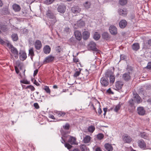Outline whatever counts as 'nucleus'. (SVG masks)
<instances>
[{
    "label": "nucleus",
    "mask_w": 151,
    "mask_h": 151,
    "mask_svg": "<svg viewBox=\"0 0 151 151\" xmlns=\"http://www.w3.org/2000/svg\"><path fill=\"white\" fill-rule=\"evenodd\" d=\"M46 15L48 19V22L46 23V24L49 27H52L57 21L56 16L50 10L47 11Z\"/></svg>",
    "instance_id": "f257e3e1"
},
{
    "label": "nucleus",
    "mask_w": 151,
    "mask_h": 151,
    "mask_svg": "<svg viewBox=\"0 0 151 151\" xmlns=\"http://www.w3.org/2000/svg\"><path fill=\"white\" fill-rule=\"evenodd\" d=\"M70 128V125L68 123H66L65 125H63L62 127H61L60 129L61 135L63 136L65 134L68 135L70 133V131H68Z\"/></svg>",
    "instance_id": "f03ea898"
},
{
    "label": "nucleus",
    "mask_w": 151,
    "mask_h": 151,
    "mask_svg": "<svg viewBox=\"0 0 151 151\" xmlns=\"http://www.w3.org/2000/svg\"><path fill=\"white\" fill-rule=\"evenodd\" d=\"M61 135L62 136L61 139L60 140L61 142L63 144H64L65 147H66L68 149H70L73 147V146L72 145H70L69 143H65V139L66 138H67L68 137H69V135L66 134L64 136L63 135Z\"/></svg>",
    "instance_id": "7ed1b4c3"
},
{
    "label": "nucleus",
    "mask_w": 151,
    "mask_h": 151,
    "mask_svg": "<svg viewBox=\"0 0 151 151\" xmlns=\"http://www.w3.org/2000/svg\"><path fill=\"white\" fill-rule=\"evenodd\" d=\"M100 83L101 86L106 87L109 84V81L108 78L104 77L101 78Z\"/></svg>",
    "instance_id": "20e7f679"
},
{
    "label": "nucleus",
    "mask_w": 151,
    "mask_h": 151,
    "mask_svg": "<svg viewBox=\"0 0 151 151\" xmlns=\"http://www.w3.org/2000/svg\"><path fill=\"white\" fill-rule=\"evenodd\" d=\"M66 9V7L65 4H63L61 3L58 5L57 10L61 14H63L65 11Z\"/></svg>",
    "instance_id": "39448f33"
},
{
    "label": "nucleus",
    "mask_w": 151,
    "mask_h": 151,
    "mask_svg": "<svg viewBox=\"0 0 151 151\" xmlns=\"http://www.w3.org/2000/svg\"><path fill=\"white\" fill-rule=\"evenodd\" d=\"M55 59V57L52 55H50L46 57L43 61L44 64L52 62Z\"/></svg>",
    "instance_id": "423d86ee"
},
{
    "label": "nucleus",
    "mask_w": 151,
    "mask_h": 151,
    "mask_svg": "<svg viewBox=\"0 0 151 151\" xmlns=\"http://www.w3.org/2000/svg\"><path fill=\"white\" fill-rule=\"evenodd\" d=\"M122 139L124 143H129L132 140L131 137L127 134H125L122 136Z\"/></svg>",
    "instance_id": "0eeeda50"
},
{
    "label": "nucleus",
    "mask_w": 151,
    "mask_h": 151,
    "mask_svg": "<svg viewBox=\"0 0 151 151\" xmlns=\"http://www.w3.org/2000/svg\"><path fill=\"white\" fill-rule=\"evenodd\" d=\"M109 32L112 35H116L117 33V30L116 27L114 25H111L109 27Z\"/></svg>",
    "instance_id": "6e6552de"
},
{
    "label": "nucleus",
    "mask_w": 151,
    "mask_h": 151,
    "mask_svg": "<svg viewBox=\"0 0 151 151\" xmlns=\"http://www.w3.org/2000/svg\"><path fill=\"white\" fill-rule=\"evenodd\" d=\"M138 145L142 149L145 150L146 147V144L142 139H141L138 141Z\"/></svg>",
    "instance_id": "1a4fd4ad"
},
{
    "label": "nucleus",
    "mask_w": 151,
    "mask_h": 151,
    "mask_svg": "<svg viewBox=\"0 0 151 151\" xmlns=\"http://www.w3.org/2000/svg\"><path fill=\"white\" fill-rule=\"evenodd\" d=\"M88 47L91 50L95 51H98V49L96 47V44L95 42L91 41L90 42L88 45Z\"/></svg>",
    "instance_id": "9d476101"
},
{
    "label": "nucleus",
    "mask_w": 151,
    "mask_h": 151,
    "mask_svg": "<svg viewBox=\"0 0 151 151\" xmlns=\"http://www.w3.org/2000/svg\"><path fill=\"white\" fill-rule=\"evenodd\" d=\"M70 137L68 140V142L72 145H77L78 143L76 142V138L75 137L71 136H69Z\"/></svg>",
    "instance_id": "9b49d317"
},
{
    "label": "nucleus",
    "mask_w": 151,
    "mask_h": 151,
    "mask_svg": "<svg viewBox=\"0 0 151 151\" xmlns=\"http://www.w3.org/2000/svg\"><path fill=\"white\" fill-rule=\"evenodd\" d=\"M133 97L134 101H135L137 104H139L142 101L141 97L136 93H133Z\"/></svg>",
    "instance_id": "f8f14e48"
},
{
    "label": "nucleus",
    "mask_w": 151,
    "mask_h": 151,
    "mask_svg": "<svg viewBox=\"0 0 151 151\" xmlns=\"http://www.w3.org/2000/svg\"><path fill=\"white\" fill-rule=\"evenodd\" d=\"M122 78L125 81H128L131 79V76L130 75V73L128 72L123 74L122 76Z\"/></svg>",
    "instance_id": "ddd939ff"
},
{
    "label": "nucleus",
    "mask_w": 151,
    "mask_h": 151,
    "mask_svg": "<svg viewBox=\"0 0 151 151\" xmlns=\"http://www.w3.org/2000/svg\"><path fill=\"white\" fill-rule=\"evenodd\" d=\"M1 12L2 15H7L10 14L8 6H6L3 7L1 10Z\"/></svg>",
    "instance_id": "4468645a"
},
{
    "label": "nucleus",
    "mask_w": 151,
    "mask_h": 151,
    "mask_svg": "<svg viewBox=\"0 0 151 151\" xmlns=\"http://www.w3.org/2000/svg\"><path fill=\"white\" fill-rule=\"evenodd\" d=\"M124 85V83L121 81H119L115 82V87L116 90H120L122 88Z\"/></svg>",
    "instance_id": "2eb2a0df"
},
{
    "label": "nucleus",
    "mask_w": 151,
    "mask_h": 151,
    "mask_svg": "<svg viewBox=\"0 0 151 151\" xmlns=\"http://www.w3.org/2000/svg\"><path fill=\"white\" fill-rule=\"evenodd\" d=\"M137 113L141 116H143L145 114V111L143 107L139 106L137 108Z\"/></svg>",
    "instance_id": "dca6fc26"
},
{
    "label": "nucleus",
    "mask_w": 151,
    "mask_h": 151,
    "mask_svg": "<svg viewBox=\"0 0 151 151\" xmlns=\"http://www.w3.org/2000/svg\"><path fill=\"white\" fill-rule=\"evenodd\" d=\"M34 45L35 48L37 50H40L42 47L41 42L39 40H36L35 42Z\"/></svg>",
    "instance_id": "f3484780"
},
{
    "label": "nucleus",
    "mask_w": 151,
    "mask_h": 151,
    "mask_svg": "<svg viewBox=\"0 0 151 151\" xmlns=\"http://www.w3.org/2000/svg\"><path fill=\"white\" fill-rule=\"evenodd\" d=\"M118 12L119 15L123 16H125L127 14V10L126 9H120L118 10Z\"/></svg>",
    "instance_id": "a211bd4d"
},
{
    "label": "nucleus",
    "mask_w": 151,
    "mask_h": 151,
    "mask_svg": "<svg viewBox=\"0 0 151 151\" xmlns=\"http://www.w3.org/2000/svg\"><path fill=\"white\" fill-rule=\"evenodd\" d=\"M74 35L76 39L80 41L82 39L81 32L79 31H76L74 32Z\"/></svg>",
    "instance_id": "6ab92c4d"
},
{
    "label": "nucleus",
    "mask_w": 151,
    "mask_h": 151,
    "mask_svg": "<svg viewBox=\"0 0 151 151\" xmlns=\"http://www.w3.org/2000/svg\"><path fill=\"white\" fill-rule=\"evenodd\" d=\"M11 52L14 55V57L16 59L18 58V51L17 49L15 47L12 46L11 47Z\"/></svg>",
    "instance_id": "aec40b11"
},
{
    "label": "nucleus",
    "mask_w": 151,
    "mask_h": 151,
    "mask_svg": "<svg viewBox=\"0 0 151 151\" xmlns=\"http://www.w3.org/2000/svg\"><path fill=\"white\" fill-rule=\"evenodd\" d=\"M19 54V58L21 60L24 61L27 58L26 53L25 52L21 51L20 52Z\"/></svg>",
    "instance_id": "412c9836"
},
{
    "label": "nucleus",
    "mask_w": 151,
    "mask_h": 151,
    "mask_svg": "<svg viewBox=\"0 0 151 151\" xmlns=\"http://www.w3.org/2000/svg\"><path fill=\"white\" fill-rule=\"evenodd\" d=\"M143 47L146 49H150L151 47V39L148 40L146 43H144Z\"/></svg>",
    "instance_id": "4be33fe9"
},
{
    "label": "nucleus",
    "mask_w": 151,
    "mask_h": 151,
    "mask_svg": "<svg viewBox=\"0 0 151 151\" xmlns=\"http://www.w3.org/2000/svg\"><path fill=\"white\" fill-rule=\"evenodd\" d=\"M12 7L14 11L15 12H19L21 9L20 6L16 3L14 4L13 5Z\"/></svg>",
    "instance_id": "5701e85b"
},
{
    "label": "nucleus",
    "mask_w": 151,
    "mask_h": 151,
    "mask_svg": "<svg viewBox=\"0 0 151 151\" xmlns=\"http://www.w3.org/2000/svg\"><path fill=\"white\" fill-rule=\"evenodd\" d=\"M102 38L106 40H108L110 38V36L107 32H103L101 35Z\"/></svg>",
    "instance_id": "b1692460"
},
{
    "label": "nucleus",
    "mask_w": 151,
    "mask_h": 151,
    "mask_svg": "<svg viewBox=\"0 0 151 151\" xmlns=\"http://www.w3.org/2000/svg\"><path fill=\"white\" fill-rule=\"evenodd\" d=\"M127 22L125 19H122L119 23V26L121 28H124L127 26Z\"/></svg>",
    "instance_id": "393cba45"
},
{
    "label": "nucleus",
    "mask_w": 151,
    "mask_h": 151,
    "mask_svg": "<svg viewBox=\"0 0 151 151\" xmlns=\"http://www.w3.org/2000/svg\"><path fill=\"white\" fill-rule=\"evenodd\" d=\"M104 147L105 150L108 151H112L113 150V147L109 143L105 144Z\"/></svg>",
    "instance_id": "a878e982"
},
{
    "label": "nucleus",
    "mask_w": 151,
    "mask_h": 151,
    "mask_svg": "<svg viewBox=\"0 0 151 151\" xmlns=\"http://www.w3.org/2000/svg\"><path fill=\"white\" fill-rule=\"evenodd\" d=\"M90 33L88 31H84L82 33L83 38L85 40L88 39L90 36Z\"/></svg>",
    "instance_id": "bb28decb"
},
{
    "label": "nucleus",
    "mask_w": 151,
    "mask_h": 151,
    "mask_svg": "<svg viewBox=\"0 0 151 151\" xmlns=\"http://www.w3.org/2000/svg\"><path fill=\"white\" fill-rule=\"evenodd\" d=\"M72 12L73 13H79L81 11V9L78 6H74L72 7L71 9Z\"/></svg>",
    "instance_id": "cd10ccee"
},
{
    "label": "nucleus",
    "mask_w": 151,
    "mask_h": 151,
    "mask_svg": "<svg viewBox=\"0 0 151 151\" xmlns=\"http://www.w3.org/2000/svg\"><path fill=\"white\" fill-rule=\"evenodd\" d=\"M51 48L49 46L46 45L43 48V51L45 54H49L50 52Z\"/></svg>",
    "instance_id": "c85d7f7f"
},
{
    "label": "nucleus",
    "mask_w": 151,
    "mask_h": 151,
    "mask_svg": "<svg viewBox=\"0 0 151 151\" xmlns=\"http://www.w3.org/2000/svg\"><path fill=\"white\" fill-rule=\"evenodd\" d=\"M68 43L70 45H74L76 43V40L73 37H71L68 41Z\"/></svg>",
    "instance_id": "c756f323"
},
{
    "label": "nucleus",
    "mask_w": 151,
    "mask_h": 151,
    "mask_svg": "<svg viewBox=\"0 0 151 151\" xmlns=\"http://www.w3.org/2000/svg\"><path fill=\"white\" fill-rule=\"evenodd\" d=\"M91 139V137L88 135H86L83 139V142L84 143L87 144L89 143Z\"/></svg>",
    "instance_id": "7c9ffc66"
},
{
    "label": "nucleus",
    "mask_w": 151,
    "mask_h": 151,
    "mask_svg": "<svg viewBox=\"0 0 151 151\" xmlns=\"http://www.w3.org/2000/svg\"><path fill=\"white\" fill-rule=\"evenodd\" d=\"M140 135L142 138L148 140L149 139L148 134L145 132H141Z\"/></svg>",
    "instance_id": "2f4dec72"
},
{
    "label": "nucleus",
    "mask_w": 151,
    "mask_h": 151,
    "mask_svg": "<svg viewBox=\"0 0 151 151\" xmlns=\"http://www.w3.org/2000/svg\"><path fill=\"white\" fill-rule=\"evenodd\" d=\"M132 49L134 51H137L139 48V45L138 43H136L133 44L132 46Z\"/></svg>",
    "instance_id": "473e14b6"
},
{
    "label": "nucleus",
    "mask_w": 151,
    "mask_h": 151,
    "mask_svg": "<svg viewBox=\"0 0 151 151\" xmlns=\"http://www.w3.org/2000/svg\"><path fill=\"white\" fill-rule=\"evenodd\" d=\"M29 55L30 56L31 60H32L35 55L33 49L32 47L30 48L29 50Z\"/></svg>",
    "instance_id": "72a5a7b5"
},
{
    "label": "nucleus",
    "mask_w": 151,
    "mask_h": 151,
    "mask_svg": "<svg viewBox=\"0 0 151 151\" xmlns=\"http://www.w3.org/2000/svg\"><path fill=\"white\" fill-rule=\"evenodd\" d=\"M100 34L98 32H95L93 35V38L96 40H98L100 39Z\"/></svg>",
    "instance_id": "f704fd0d"
},
{
    "label": "nucleus",
    "mask_w": 151,
    "mask_h": 151,
    "mask_svg": "<svg viewBox=\"0 0 151 151\" xmlns=\"http://www.w3.org/2000/svg\"><path fill=\"white\" fill-rule=\"evenodd\" d=\"M95 127L93 125H91L88 127V131L90 133H93L95 130Z\"/></svg>",
    "instance_id": "c9c22d12"
},
{
    "label": "nucleus",
    "mask_w": 151,
    "mask_h": 151,
    "mask_svg": "<svg viewBox=\"0 0 151 151\" xmlns=\"http://www.w3.org/2000/svg\"><path fill=\"white\" fill-rule=\"evenodd\" d=\"M112 71L109 70H108L105 73V76L104 77H106L108 78L110 76H112Z\"/></svg>",
    "instance_id": "e433bc0d"
},
{
    "label": "nucleus",
    "mask_w": 151,
    "mask_h": 151,
    "mask_svg": "<svg viewBox=\"0 0 151 151\" xmlns=\"http://www.w3.org/2000/svg\"><path fill=\"white\" fill-rule=\"evenodd\" d=\"M11 38L14 41H17L18 39V35L16 33H13L11 35Z\"/></svg>",
    "instance_id": "4c0bfd02"
},
{
    "label": "nucleus",
    "mask_w": 151,
    "mask_h": 151,
    "mask_svg": "<svg viewBox=\"0 0 151 151\" xmlns=\"http://www.w3.org/2000/svg\"><path fill=\"white\" fill-rule=\"evenodd\" d=\"M128 104L129 106L131 107L134 108H135L134 106L133 100L132 99H131L128 101Z\"/></svg>",
    "instance_id": "58836bf2"
},
{
    "label": "nucleus",
    "mask_w": 151,
    "mask_h": 151,
    "mask_svg": "<svg viewBox=\"0 0 151 151\" xmlns=\"http://www.w3.org/2000/svg\"><path fill=\"white\" fill-rule=\"evenodd\" d=\"M80 148L82 151H87L89 149L84 145H81Z\"/></svg>",
    "instance_id": "ea45409f"
},
{
    "label": "nucleus",
    "mask_w": 151,
    "mask_h": 151,
    "mask_svg": "<svg viewBox=\"0 0 151 151\" xmlns=\"http://www.w3.org/2000/svg\"><path fill=\"white\" fill-rule=\"evenodd\" d=\"M78 27L81 28L85 25V23L83 21L80 20L77 22V23Z\"/></svg>",
    "instance_id": "a19ab883"
},
{
    "label": "nucleus",
    "mask_w": 151,
    "mask_h": 151,
    "mask_svg": "<svg viewBox=\"0 0 151 151\" xmlns=\"http://www.w3.org/2000/svg\"><path fill=\"white\" fill-rule=\"evenodd\" d=\"M0 29L4 32H6L8 30L6 26L4 25H0Z\"/></svg>",
    "instance_id": "79ce46f5"
},
{
    "label": "nucleus",
    "mask_w": 151,
    "mask_h": 151,
    "mask_svg": "<svg viewBox=\"0 0 151 151\" xmlns=\"http://www.w3.org/2000/svg\"><path fill=\"white\" fill-rule=\"evenodd\" d=\"M91 5V3L88 1H86L85 3L83 4V6L86 9L89 8L90 7Z\"/></svg>",
    "instance_id": "37998d69"
},
{
    "label": "nucleus",
    "mask_w": 151,
    "mask_h": 151,
    "mask_svg": "<svg viewBox=\"0 0 151 151\" xmlns=\"http://www.w3.org/2000/svg\"><path fill=\"white\" fill-rule=\"evenodd\" d=\"M109 82L113 84L115 81V76H114L112 75L109 77Z\"/></svg>",
    "instance_id": "c03bdc74"
},
{
    "label": "nucleus",
    "mask_w": 151,
    "mask_h": 151,
    "mask_svg": "<svg viewBox=\"0 0 151 151\" xmlns=\"http://www.w3.org/2000/svg\"><path fill=\"white\" fill-rule=\"evenodd\" d=\"M88 106L90 107V108L91 109L94 110L96 112V113H97V111H96V109L94 107L93 105V104L90 101V102Z\"/></svg>",
    "instance_id": "a18cd8bd"
},
{
    "label": "nucleus",
    "mask_w": 151,
    "mask_h": 151,
    "mask_svg": "<svg viewBox=\"0 0 151 151\" xmlns=\"http://www.w3.org/2000/svg\"><path fill=\"white\" fill-rule=\"evenodd\" d=\"M119 3L122 6L125 5L127 3V0H119Z\"/></svg>",
    "instance_id": "49530a36"
},
{
    "label": "nucleus",
    "mask_w": 151,
    "mask_h": 151,
    "mask_svg": "<svg viewBox=\"0 0 151 151\" xmlns=\"http://www.w3.org/2000/svg\"><path fill=\"white\" fill-rule=\"evenodd\" d=\"M120 107L121 105L119 104L116 106L114 109V111L116 112H117L120 109Z\"/></svg>",
    "instance_id": "de8ad7c7"
},
{
    "label": "nucleus",
    "mask_w": 151,
    "mask_h": 151,
    "mask_svg": "<svg viewBox=\"0 0 151 151\" xmlns=\"http://www.w3.org/2000/svg\"><path fill=\"white\" fill-rule=\"evenodd\" d=\"M44 89L45 90L47 93L49 94L50 93V90L48 86H45Z\"/></svg>",
    "instance_id": "09e8293b"
},
{
    "label": "nucleus",
    "mask_w": 151,
    "mask_h": 151,
    "mask_svg": "<svg viewBox=\"0 0 151 151\" xmlns=\"http://www.w3.org/2000/svg\"><path fill=\"white\" fill-rule=\"evenodd\" d=\"M97 136L98 139L101 140L104 138V135L102 133H99L97 135Z\"/></svg>",
    "instance_id": "8fccbe9b"
},
{
    "label": "nucleus",
    "mask_w": 151,
    "mask_h": 151,
    "mask_svg": "<svg viewBox=\"0 0 151 151\" xmlns=\"http://www.w3.org/2000/svg\"><path fill=\"white\" fill-rule=\"evenodd\" d=\"M55 50L57 53H60L61 50V48L60 46H58L56 47Z\"/></svg>",
    "instance_id": "3c124183"
},
{
    "label": "nucleus",
    "mask_w": 151,
    "mask_h": 151,
    "mask_svg": "<svg viewBox=\"0 0 151 151\" xmlns=\"http://www.w3.org/2000/svg\"><path fill=\"white\" fill-rule=\"evenodd\" d=\"M55 0H45V3L46 4H50L54 1Z\"/></svg>",
    "instance_id": "603ef678"
},
{
    "label": "nucleus",
    "mask_w": 151,
    "mask_h": 151,
    "mask_svg": "<svg viewBox=\"0 0 151 151\" xmlns=\"http://www.w3.org/2000/svg\"><path fill=\"white\" fill-rule=\"evenodd\" d=\"M20 82L24 84H30V81L27 80H22L20 81Z\"/></svg>",
    "instance_id": "864d4df0"
},
{
    "label": "nucleus",
    "mask_w": 151,
    "mask_h": 151,
    "mask_svg": "<svg viewBox=\"0 0 151 151\" xmlns=\"http://www.w3.org/2000/svg\"><path fill=\"white\" fill-rule=\"evenodd\" d=\"M81 70H80L79 71H76L74 73L73 76L74 77H76L78 76L80 73Z\"/></svg>",
    "instance_id": "5fc2aeb1"
},
{
    "label": "nucleus",
    "mask_w": 151,
    "mask_h": 151,
    "mask_svg": "<svg viewBox=\"0 0 151 151\" xmlns=\"http://www.w3.org/2000/svg\"><path fill=\"white\" fill-rule=\"evenodd\" d=\"M126 69L128 72L129 71H132L133 70V68L132 67L127 65L126 68Z\"/></svg>",
    "instance_id": "6e6d98bb"
},
{
    "label": "nucleus",
    "mask_w": 151,
    "mask_h": 151,
    "mask_svg": "<svg viewBox=\"0 0 151 151\" xmlns=\"http://www.w3.org/2000/svg\"><path fill=\"white\" fill-rule=\"evenodd\" d=\"M58 114L59 116H63L65 115V113L63 111H59L58 113Z\"/></svg>",
    "instance_id": "4d7b16f0"
},
{
    "label": "nucleus",
    "mask_w": 151,
    "mask_h": 151,
    "mask_svg": "<svg viewBox=\"0 0 151 151\" xmlns=\"http://www.w3.org/2000/svg\"><path fill=\"white\" fill-rule=\"evenodd\" d=\"M126 56L123 54H121L120 55V60H124Z\"/></svg>",
    "instance_id": "13d9d810"
},
{
    "label": "nucleus",
    "mask_w": 151,
    "mask_h": 151,
    "mask_svg": "<svg viewBox=\"0 0 151 151\" xmlns=\"http://www.w3.org/2000/svg\"><path fill=\"white\" fill-rule=\"evenodd\" d=\"M100 105H99V108L98 110V115H100L101 113L102 112V111L101 109L100 108Z\"/></svg>",
    "instance_id": "bf43d9fd"
},
{
    "label": "nucleus",
    "mask_w": 151,
    "mask_h": 151,
    "mask_svg": "<svg viewBox=\"0 0 151 151\" xmlns=\"http://www.w3.org/2000/svg\"><path fill=\"white\" fill-rule=\"evenodd\" d=\"M103 110L104 111V113L103 114V115L105 116L106 114V113L107 111V108H103Z\"/></svg>",
    "instance_id": "052dcab7"
},
{
    "label": "nucleus",
    "mask_w": 151,
    "mask_h": 151,
    "mask_svg": "<svg viewBox=\"0 0 151 151\" xmlns=\"http://www.w3.org/2000/svg\"><path fill=\"white\" fill-rule=\"evenodd\" d=\"M34 106L36 109H38L39 108V105L37 103H34Z\"/></svg>",
    "instance_id": "680f3d73"
},
{
    "label": "nucleus",
    "mask_w": 151,
    "mask_h": 151,
    "mask_svg": "<svg viewBox=\"0 0 151 151\" xmlns=\"http://www.w3.org/2000/svg\"><path fill=\"white\" fill-rule=\"evenodd\" d=\"M73 61L74 62L76 63L79 61V59L78 58L75 57L73 58Z\"/></svg>",
    "instance_id": "e2e57ef3"
},
{
    "label": "nucleus",
    "mask_w": 151,
    "mask_h": 151,
    "mask_svg": "<svg viewBox=\"0 0 151 151\" xmlns=\"http://www.w3.org/2000/svg\"><path fill=\"white\" fill-rule=\"evenodd\" d=\"M107 92L110 94H114V93L113 91H112L111 90L110 88H109L107 90Z\"/></svg>",
    "instance_id": "0e129e2a"
},
{
    "label": "nucleus",
    "mask_w": 151,
    "mask_h": 151,
    "mask_svg": "<svg viewBox=\"0 0 151 151\" xmlns=\"http://www.w3.org/2000/svg\"><path fill=\"white\" fill-rule=\"evenodd\" d=\"M22 32L23 34H27L28 32V30L27 29H23L22 31Z\"/></svg>",
    "instance_id": "69168bd1"
},
{
    "label": "nucleus",
    "mask_w": 151,
    "mask_h": 151,
    "mask_svg": "<svg viewBox=\"0 0 151 151\" xmlns=\"http://www.w3.org/2000/svg\"><path fill=\"white\" fill-rule=\"evenodd\" d=\"M147 67L148 69L151 70V62H149L148 63Z\"/></svg>",
    "instance_id": "338daca9"
},
{
    "label": "nucleus",
    "mask_w": 151,
    "mask_h": 151,
    "mask_svg": "<svg viewBox=\"0 0 151 151\" xmlns=\"http://www.w3.org/2000/svg\"><path fill=\"white\" fill-rule=\"evenodd\" d=\"M145 87L147 90H150L151 89V85L150 84L147 85L145 86Z\"/></svg>",
    "instance_id": "774afa93"
}]
</instances>
